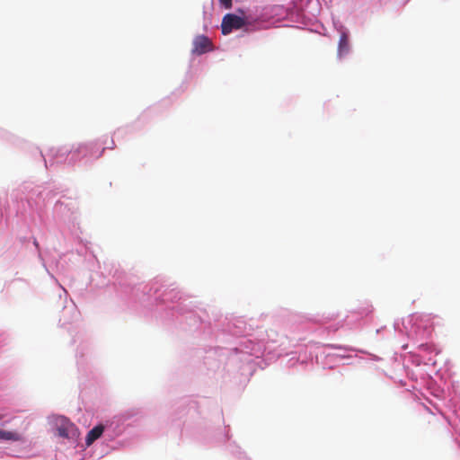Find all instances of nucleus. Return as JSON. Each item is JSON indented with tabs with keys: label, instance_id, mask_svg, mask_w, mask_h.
<instances>
[{
	"label": "nucleus",
	"instance_id": "1",
	"mask_svg": "<svg viewBox=\"0 0 460 460\" xmlns=\"http://www.w3.org/2000/svg\"><path fill=\"white\" fill-rule=\"evenodd\" d=\"M118 295L134 310L149 313L169 329L184 332L201 340H216L219 343L233 344L231 347L217 345L205 351L203 364L209 371L216 372L224 363L228 370L239 365V370L247 368L244 357L238 352L236 359L231 349L240 342L255 339L252 325L242 316H224L212 312L211 316L197 301L190 299L175 283L168 279L156 277L147 283L128 285L119 283Z\"/></svg>",
	"mask_w": 460,
	"mask_h": 460
},
{
	"label": "nucleus",
	"instance_id": "2",
	"mask_svg": "<svg viewBox=\"0 0 460 460\" xmlns=\"http://www.w3.org/2000/svg\"><path fill=\"white\" fill-rule=\"evenodd\" d=\"M439 369L436 365L430 368L411 371V379L418 383L420 377L424 383L425 392H420L419 400L420 404L427 411L435 415L440 414L455 431V440L460 447V384L457 381H452L447 386V395L445 396V391L436 384L432 378V374L437 375Z\"/></svg>",
	"mask_w": 460,
	"mask_h": 460
},
{
	"label": "nucleus",
	"instance_id": "3",
	"mask_svg": "<svg viewBox=\"0 0 460 460\" xmlns=\"http://www.w3.org/2000/svg\"><path fill=\"white\" fill-rule=\"evenodd\" d=\"M396 332L405 336L417 344L415 350L404 357L403 366L409 376L411 371L430 368L437 365L436 357L439 350L431 343L425 341L430 338L434 330L433 317L428 314L415 313L394 323Z\"/></svg>",
	"mask_w": 460,
	"mask_h": 460
},
{
	"label": "nucleus",
	"instance_id": "4",
	"mask_svg": "<svg viewBox=\"0 0 460 460\" xmlns=\"http://www.w3.org/2000/svg\"><path fill=\"white\" fill-rule=\"evenodd\" d=\"M178 409L180 411L177 413V420L173 419L172 421L180 427L181 422L177 423V420L185 417L181 431L182 436L193 437L208 445L218 441L223 443L226 449L238 460H250L241 447L231 440L229 427H225V432L222 433L210 425L211 420H208V416L200 409L199 402L190 398H184L181 401Z\"/></svg>",
	"mask_w": 460,
	"mask_h": 460
},
{
	"label": "nucleus",
	"instance_id": "5",
	"mask_svg": "<svg viewBox=\"0 0 460 460\" xmlns=\"http://www.w3.org/2000/svg\"><path fill=\"white\" fill-rule=\"evenodd\" d=\"M294 320V315H291L288 321V326L284 333H279L273 329L266 331V334L261 338L248 339L242 341L239 347L231 349L235 353L231 355L229 358L230 362H234L236 359L237 353L240 352L244 357L247 369L251 370L253 367V358H260L265 353L271 354L277 348H279V351L277 353L280 356L281 353L285 352L289 347H298L296 342H292L289 339H286L285 336L289 334L290 325Z\"/></svg>",
	"mask_w": 460,
	"mask_h": 460
},
{
	"label": "nucleus",
	"instance_id": "6",
	"mask_svg": "<svg viewBox=\"0 0 460 460\" xmlns=\"http://www.w3.org/2000/svg\"><path fill=\"white\" fill-rule=\"evenodd\" d=\"M338 316L334 313L310 318L294 315L289 334H287L285 338L289 339L292 342H296L298 346L305 341L313 343L315 341L314 338H326L338 331L336 323L331 324Z\"/></svg>",
	"mask_w": 460,
	"mask_h": 460
},
{
	"label": "nucleus",
	"instance_id": "7",
	"mask_svg": "<svg viewBox=\"0 0 460 460\" xmlns=\"http://www.w3.org/2000/svg\"><path fill=\"white\" fill-rule=\"evenodd\" d=\"M53 220L62 234L66 229L74 239L82 243V230L75 199L62 195L53 207Z\"/></svg>",
	"mask_w": 460,
	"mask_h": 460
},
{
	"label": "nucleus",
	"instance_id": "8",
	"mask_svg": "<svg viewBox=\"0 0 460 460\" xmlns=\"http://www.w3.org/2000/svg\"><path fill=\"white\" fill-rule=\"evenodd\" d=\"M59 193L58 190L50 187H36L31 189L26 196L21 190H15L12 192L11 198L13 204V210L17 216H25L31 210H36L41 217V209L45 206L46 200H50Z\"/></svg>",
	"mask_w": 460,
	"mask_h": 460
},
{
	"label": "nucleus",
	"instance_id": "9",
	"mask_svg": "<svg viewBox=\"0 0 460 460\" xmlns=\"http://www.w3.org/2000/svg\"><path fill=\"white\" fill-rule=\"evenodd\" d=\"M374 312V306L369 301H364L357 308L349 310L344 318L336 323L337 329L358 331L365 324L368 316Z\"/></svg>",
	"mask_w": 460,
	"mask_h": 460
},
{
	"label": "nucleus",
	"instance_id": "10",
	"mask_svg": "<svg viewBox=\"0 0 460 460\" xmlns=\"http://www.w3.org/2000/svg\"><path fill=\"white\" fill-rule=\"evenodd\" d=\"M62 293L59 294L58 305L61 311L58 319V324L62 328H67L68 332L74 328V323L80 319L81 314L74 300L69 297L68 292L60 286Z\"/></svg>",
	"mask_w": 460,
	"mask_h": 460
},
{
	"label": "nucleus",
	"instance_id": "11",
	"mask_svg": "<svg viewBox=\"0 0 460 460\" xmlns=\"http://www.w3.org/2000/svg\"><path fill=\"white\" fill-rule=\"evenodd\" d=\"M104 428V442H113V440L119 437L125 430V426L119 418H113L103 423Z\"/></svg>",
	"mask_w": 460,
	"mask_h": 460
},
{
	"label": "nucleus",
	"instance_id": "12",
	"mask_svg": "<svg viewBox=\"0 0 460 460\" xmlns=\"http://www.w3.org/2000/svg\"><path fill=\"white\" fill-rule=\"evenodd\" d=\"M246 24L243 18L233 13H227L224 16L221 23V30L224 35L229 34L233 30L243 28Z\"/></svg>",
	"mask_w": 460,
	"mask_h": 460
},
{
	"label": "nucleus",
	"instance_id": "13",
	"mask_svg": "<svg viewBox=\"0 0 460 460\" xmlns=\"http://www.w3.org/2000/svg\"><path fill=\"white\" fill-rule=\"evenodd\" d=\"M286 353L287 355L290 356L287 363L288 367H295L296 366H301L304 367L313 360L312 355H307L306 352L301 353L297 351H291Z\"/></svg>",
	"mask_w": 460,
	"mask_h": 460
},
{
	"label": "nucleus",
	"instance_id": "14",
	"mask_svg": "<svg viewBox=\"0 0 460 460\" xmlns=\"http://www.w3.org/2000/svg\"><path fill=\"white\" fill-rule=\"evenodd\" d=\"M19 241L20 243L28 247L29 243H31V244L33 245L34 247V252L35 253H37L39 259L42 262V265L44 266V268L46 269L48 274L51 277V279H55L57 281V279H55L54 275L52 273H50L49 270V267L45 264L44 262V260L42 258V255H41V252H40V243L38 242V240L36 239L35 236L33 235H30V236H20L19 237Z\"/></svg>",
	"mask_w": 460,
	"mask_h": 460
},
{
	"label": "nucleus",
	"instance_id": "15",
	"mask_svg": "<svg viewBox=\"0 0 460 460\" xmlns=\"http://www.w3.org/2000/svg\"><path fill=\"white\" fill-rule=\"evenodd\" d=\"M212 49V43L209 39L204 35L197 36L193 40L192 53L202 55Z\"/></svg>",
	"mask_w": 460,
	"mask_h": 460
},
{
	"label": "nucleus",
	"instance_id": "16",
	"mask_svg": "<svg viewBox=\"0 0 460 460\" xmlns=\"http://www.w3.org/2000/svg\"><path fill=\"white\" fill-rule=\"evenodd\" d=\"M90 347H91V344H90V342L88 341H82V342L78 345V347L76 349L75 357H76V364H77V367H78L79 373H82V372L85 371V369H84V364H85L84 357L90 351Z\"/></svg>",
	"mask_w": 460,
	"mask_h": 460
},
{
	"label": "nucleus",
	"instance_id": "17",
	"mask_svg": "<svg viewBox=\"0 0 460 460\" xmlns=\"http://www.w3.org/2000/svg\"><path fill=\"white\" fill-rule=\"evenodd\" d=\"M103 423H98L92 428L86 434L84 443L87 447L92 446L96 440L102 438L104 440Z\"/></svg>",
	"mask_w": 460,
	"mask_h": 460
},
{
	"label": "nucleus",
	"instance_id": "18",
	"mask_svg": "<svg viewBox=\"0 0 460 460\" xmlns=\"http://www.w3.org/2000/svg\"><path fill=\"white\" fill-rule=\"evenodd\" d=\"M328 347L335 349L336 352L334 353V355L336 357H339V358H349L351 352L359 351V352H362V353H366L363 350H358L357 349H355L353 347H350V346L338 345V344H330V345H328Z\"/></svg>",
	"mask_w": 460,
	"mask_h": 460
},
{
	"label": "nucleus",
	"instance_id": "19",
	"mask_svg": "<svg viewBox=\"0 0 460 460\" xmlns=\"http://www.w3.org/2000/svg\"><path fill=\"white\" fill-rule=\"evenodd\" d=\"M7 441L24 442V439L22 435L17 431L0 429V442Z\"/></svg>",
	"mask_w": 460,
	"mask_h": 460
},
{
	"label": "nucleus",
	"instance_id": "20",
	"mask_svg": "<svg viewBox=\"0 0 460 460\" xmlns=\"http://www.w3.org/2000/svg\"><path fill=\"white\" fill-rule=\"evenodd\" d=\"M349 37L346 32H342L340 37L339 46H338V55L340 57L347 54L349 52Z\"/></svg>",
	"mask_w": 460,
	"mask_h": 460
},
{
	"label": "nucleus",
	"instance_id": "21",
	"mask_svg": "<svg viewBox=\"0 0 460 460\" xmlns=\"http://www.w3.org/2000/svg\"><path fill=\"white\" fill-rule=\"evenodd\" d=\"M9 209H11V208L8 205L6 194L0 195V225Z\"/></svg>",
	"mask_w": 460,
	"mask_h": 460
},
{
	"label": "nucleus",
	"instance_id": "22",
	"mask_svg": "<svg viewBox=\"0 0 460 460\" xmlns=\"http://www.w3.org/2000/svg\"><path fill=\"white\" fill-rule=\"evenodd\" d=\"M58 432L59 437L61 438H67L69 437L68 429L64 425H61L60 427L58 428Z\"/></svg>",
	"mask_w": 460,
	"mask_h": 460
},
{
	"label": "nucleus",
	"instance_id": "23",
	"mask_svg": "<svg viewBox=\"0 0 460 460\" xmlns=\"http://www.w3.org/2000/svg\"><path fill=\"white\" fill-rule=\"evenodd\" d=\"M112 268H115L114 271L110 270L109 271V275L112 276V278L115 279H120V275H121V271L115 265H112Z\"/></svg>",
	"mask_w": 460,
	"mask_h": 460
},
{
	"label": "nucleus",
	"instance_id": "24",
	"mask_svg": "<svg viewBox=\"0 0 460 460\" xmlns=\"http://www.w3.org/2000/svg\"><path fill=\"white\" fill-rule=\"evenodd\" d=\"M221 5L225 8L229 9L232 6V0H219Z\"/></svg>",
	"mask_w": 460,
	"mask_h": 460
},
{
	"label": "nucleus",
	"instance_id": "25",
	"mask_svg": "<svg viewBox=\"0 0 460 460\" xmlns=\"http://www.w3.org/2000/svg\"><path fill=\"white\" fill-rule=\"evenodd\" d=\"M367 355L369 357L368 358L370 360H372V361H380V360H382V358L379 356H377V355H374V354H371V353H367Z\"/></svg>",
	"mask_w": 460,
	"mask_h": 460
},
{
	"label": "nucleus",
	"instance_id": "26",
	"mask_svg": "<svg viewBox=\"0 0 460 460\" xmlns=\"http://www.w3.org/2000/svg\"><path fill=\"white\" fill-rule=\"evenodd\" d=\"M88 149H89V146L88 145H81L78 147V152H86Z\"/></svg>",
	"mask_w": 460,
	"mask_h": 460
},
{
	"label": "nucleus",
	"instance_id": "27",
	"mask_svg": "<svg viewBox=\"0 0 460 460\" xmlns=\"http://www.w3.org/2000/svg\"><path fill=\"white\" fill-rule=\"evenodd\" d=\"M5 344V338L3 335H0V349Z\"/></svg>",
	"mask_w": 460,
	"mask_h": 460
},
{
	"label": "nucleus",
	"instance_id": "28",
	"mask_svg": "<svg viewBox=\"0 0 460 460\" xmlns=\"http://www.w3.org/2000/svg\"><path fill=\"white\" fill-rule=\"evenodd\" d=\"M88 260L91 261L92 262H94L96 261V258L93 254L90 253L88 254Z\"/></svg>",
	"mask_w": 460,
	"mask_h": 460
},
{
	"label": "nucleus",
	"instance_id": "29",
	"mask_svg": "<svg viewBox=\"0 0 460 460\" xmlns=\"http://www.w3.org/2000/svg\"><path fill=\"white\" fill-rule=\"evenodd\" d=\"M385 329H386V327H385V326H382V327H380V328L376 329V334H379V333H381L383 331H385Z\"/></svg>",
	"mask_w": 460,
	"mask_h": 460
},
{
	"label": "nucleus",
	"instance_id": "30",
	"mask_svg": "<svg viewBox=\"0 0 460 460\" xmlns=\"http://www.w3.org/2000/svg\"><path fill=\"white\" fill-rule=\"evenodd\" d=\"M107 447H109V450H107V451L105 452V454H107L110 450H113V449H115V448H116V446H115V445H113V444H112V445H109V444H107Z\"/></svg>",
	"mask_w": 460,
	"mask_h": 460
},
{
	"label": "nucleus",
	"instance_id": "31",
	"mask_svg": "<svg viewBox=\"0 0 460 460\" xmlns=\"http://www.w3.org/2000/svg\"><path fill=\"white\" fill-rule=\"evenodd\" d=\"M79 255H83L84 252L86 253V248H82L80 251H77Z\"/></svg>",
	"mask_w": 460,
	"mask_h": 460
},
{
	"label": "nucleus",
	"instance_id": "32",
	"mask_svg": "<svg viewBox=\"0 0 460 460\" xmlns=\"http://www.w3.org/2000/svg\"><path fill=\"white\" fill-rule=\"evenodd\" d=\"M76 341H77V340L74 337V338L72 339V342H73V343H75Z\"/></svg>",
	"mask_w": 460,
	"mask_h": 460
},
{
	"label": "nucleus",
	"instance_id": "33",
	"mask_svg": "<svg viewBox=\"0 0 460 460\" xmlns=\"http://www.w3.org/2000/svg\"><path fill=\"white\" fill-rule=\"evenodd\" d=\"M217 417L220 418V411L218 410L217 411Z\"/></svg>",
	"mask_w": 460,
	"mask_h": 460
},
{
	"label": "nucleus",
	"instance_id": "34",
	"mask_svg": "<svg viewBox=\"0 0 460 460\" xmlns=\"http://www.w3.org/2000/svg\"><path fill=\"white\" fill-rule=\"evenodd\" d=\"M28 188H29V186H27V185H24V186H23V189H24V190H27Z\"/></svg>",
	"mask_w": 460,
	"mask_h": 460
}]
</instances>
